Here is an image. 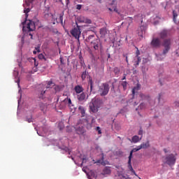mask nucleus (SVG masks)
Returning a JSON list of instances; mask_svg holds the SVG:
<instances>
[{"label":"nucleus","instance_id":"nucleus-20","mask_svg":"<svg viewBox=\"0 0 179 179\" xmlns=\"http://www.w3.org/2000/svg\"><path fill=\"white\" fill-rule=\"evenodd\" d=\"M150 146V144L149 143V141H147L146 143H143L141 144L140 148L141 149H148Z\"/></svg>","mask_w":179,"mask_h":179},{"label":"nucleus","instance_id":"nucleus-64","mask_svg":"<svg viewBox=\"0 0 179 179\" xmlns=\"http://www.w3.org/2000/svg\"><path fill=\"white\" fill-rule=\"evenodd\" d=\"M34 1V0H31V1Z\"/></svg>","mask_w":179,"mask_h":179},{"label":"nucleus","instance_id":"nucleus-39","mask_svg":"<svg viewBox=\"0 0 179 179\" xmlns=\"http://www.w3.org/2000/svg\"><path fill=\"white\" fill-rule=\"evenodd\" d=\"M50 85H52V81H49V82L48 83L47 89L50 88Z\"/></svg>","mask_w":179,"mask_h":179},{"label":"nucleus","instance_id":"nucleus-54","mask_svg":"<svg viewBox=\"0 0 179 179\" xmlns=\"http://www.w3.org/2000/svg\"><path fill=\"white\" fill-rule=\"evenodd\" d=\"M69 2V0H67V2H66V4H67V5H68Z\"/></svg>","mask_w":179,"mask_h":179},{"label":"nucleus","instance_id":"nucleus-17","mask_svg":"<svg viewBox=\"0 0 179 179\" xmlns=\"http://www.w3.org/2000/svg\"><path fill=\"white\" fill-rule=\"evenodd\" d=\"M76 131L78 135H83L85 134V127H76Z\"/></svg>","mask_w":179,"mask_h":179},{"label":"nucleus","instance_id":"nucleus-2","mask_svg":"<svg viewBox=\"0 0 179 179\" xmlns=\"http://www.w3.org/2000/svg\"><path fill=\"white\" fill-rule=\"evenodd\" d=\"M110 92V85L107 83H101V85H98V94L101 97H104L108 94Z\"/></svg>","mask_w":179,"mask_h":179},{"label":"nucleus","instance_id":"nucleus-26","mask_svg":"<svg viewBox=\"0 0 179 179\" xmlns=\"http://www.w3.org/2000/svg\"><path fill=\"white\" fill-rule=\"evenodd\" d=\"M59 20L62 26H64V16L63 15L59 16Z\"/></svg>","mask_w":179,"mask_h":179},{"label":"nucleus","instance_id":"nucleus-44","mask_svg":"<svg viewBox=\"0 0 179 179\" xmlns=\"http://www.w3.org/2000/svg\"><path fill=\"white\" fill-rule=\"evenodd\" d=\"M45 94V91L44 90L41 92V96H44Z\"/></svg>","mask_w":179,"mask_h":179},{"label":"nucleus","instance_id":"nucleus-31","mask_svg":"<svg viewBox=\"0 0 179 179\" xmlns=\"http://www.w3.org/2000/svg\"><path fill=\"white\" fill-rule=\"evenodd\" d=\"M89 83L90 85V89H93V80L92 79H90Z\"/></svg>","mask_w":179,"mask_h":179},{"label":"nucleus","instance_id":"nucleus-59","mask_svg":"<svg viewBox=\"0 0 179 179\" xmlns=\"http://www.w3.org/2000/svg\"><path fill=\"white\" fill-rule=\"evenodd\" d=\"M29 36H31V37H33V35H32V34H29Z\"/></svg>","mask_w":179,"mask_h":179},{"label":"nucleus","instance_id":"nucleus-53","mask_svg":"<svg viewBox=\"0 0 179 179\" xmlns=\"http://www.w3.org/2000/svg\"><path fill=\"white\" fill-rule=\"evenodd\" d=\"M87 129H92V127H87Z\"/></svg>","mask_w":179,"mask_h":179},{"label":"nucleus","instance_id":"nucleus-14","mask_svg":"<svg viewBox=\"0 0 179 179\" xmlns=\"http://www.w3.org/2000/svg\"><path fill=\"white\" fill-rule=\"evenodd\" d=\"M141 90V84H137L136 87L132 89V94L135 96L136 93H138Z\"/></svg>","mask_w":179,"mask_h":179},{"label":"nucleus","instance_id":"nucleus-8","mask_svg":"<svg viewBox=\"0 0 179 179\" xmlns=\"http://www.w3.org/2000/svg\"><path fill=\"white\" fill-rule=\"evenodd\" d=\"M77 21L79 22V23H87L88 24L92 23V20L90 19L85 17L82 15L77 17Z\"/></svg>","mask_w":179,"mask_h":179},{"label":"nucleus","instance_id":"nucleus-1","mask_svg":"<svg viewBox=\"0 0 179 179\" xmlns=\"http://www.w3.org/2000/svg\"><path fill=\"white\" fill-rule=\"evenodd\" d=\"M24 13H26L27 19L25 20V21H24L22 22L23 31H24L26 30V29L29 31H34V30H36V24L32 20H27V17L29 16V15L27 13H29V12H30V8H26L25 10H24ZM26 23H27V27H24V24H26Z\"/></svg>","mask_w":179,"mask_h":179},{"label":"nucleus","instance_id":"nucleus-58","mask_svg":"<svg viewBox=\"0 0 179 179\" xmlns=\"http://www.w3.org/2000/svg\"><path fill=\"white\" fill-rule=\"evenodd\" d=\"M34 59V62H36V59Z\"/></svg>","mask_w":179,"mask_h":179},{"label":"nucleus","instance_id":"nucleus-37","mask_svg":"<svg viewBox=\"0 0 179 179\" xmlns=\"http://www.w3.org/2000/svg\"><path fill=\"white\" fill-rule=\"evenodd\" d=\"M114 72L115 73H120V69H118V68H115L114 69Z\"/></svg>","mask_w":179,"mask_h":179},{"label":"nucleus","instance_id":"nucleus-32","mask_svg":"<svg viewBox=\"0 0 179 179\" xmlns=\"http://www.w3.org/2000/svg\"><path fill=\"white\" fill-rule=\"evenodd\" d=\"M26 121L27 122H33V118H31V116L30 117H27Z\"/></svg>","mask_w":179,"mask_h":179},{"label":"nucleus","instance_id":"nucleus-22","mask_svg":"<svg viewBox=\"0 0 179 179\" xmlns=\"http://www.w3.org/2000/svg\"><path fill=\"white\" fill-rule=\"evenodd\" d=\"M142 139V137H141V138H139V136H134L131 138V141L134 143H138V142H139V141H141Z\"/></svg>","mask_w":179,"mask_h":179},{"label":"nucleus","instance_id":"nucleus-51","mask_svg":"<svg viewBox=\"0 0 179 179\" xmlns=\"http://www.w3.org/2000/svg\"><path fill=\"white\" fill-rule=\"evenodd\" d=\"M164 152L165 153H167V149L164 148Z\"/></svg>","mask_w":179,"mask_h":179},{"label":"nucleus","instance_id":"nucleus-27","mask_svg":"<svg viewBox=\"0 0 179 179\" xmlns=\"http://www.w3.org/2000/svg\"><path fill=\"white\" fill-rule=\"evenodd\" d=\"M173 22H176V17L177 16H178V15L177 14V13H176L175 10L173 11Z\"/></svg>","mask_w":179,"mask_h":179},{"label":"nucleus","instance_id":"nucleus-46","mask_svg":"<svg viewBox=\"0 0 179 179\" xmlns=\"http://www.w3.org/2000/svg\"><path fill=\"white\" fill-rule=\"evenodd\" d=\"M139 16H141V14H138V15H135V16H134V19L136 20V18H137V17H139Z\"/></svg>","mask_w":179,"mask_h":179},{"label":"nucleus","instance_id":"nucleus-52","mask_svg":"<svg viewBox=\"0 0 179 179\" xmlns=\"http://www.w3.org/2000/svg\"><path fill=\"white\" fill-rule=\"evenodd\" d=\"M67 132H71V130H69V128L67 127V129H66Z\"/></svg>","mask_w":179,"mask_h":179},{"label":"nucleus","instance_id":"nucleus-18","mask_svg":"<svg viewBox=\"0 0 179 179\" xmlns=\"http://www.w3.org/2000/svg\"><path fill=\"white\" fill-rule=\"evenodd\" d=\"M141 146L138 145L137 148H134L131 152H130V154H129V157H130V159H132V153H135V152H138L139 150H141Z\"/></svg>","mask_w":179,"mask_h":179},{"label":"nucleus","instance_id":"nucleus-11","mask_svg":"<svg viewBox=\"0 0 179 179\" xmlns=\"http://www.w3.org/2000/svg\"><path fill=\"white\" fill-rule=\"evenodd\" d=\"M145 33H146V27L141 26L138 29V36L142 38H143Z\"/></svg>","mask_w":179,"mask_h":179},{"label":"nucleus","instance_id":"nucleus-60","mask_svg":"<svg viewBox=\"0 0 179 179\" xmlns=\"http://www.w3.org/2000/svg\"><path fill=\"white\" fill-rule=\"evenodd\" d=\"M129 19H132V17H129Z\"/></svg>","mask_w":179,"mask_h":179},{"label":"nucleus","instance_id":"nucleus-25","mask_svg":"<svg viewBox=\"0 0 179 179\" xmlns=\"http://www.w3.org/2000/svg\"><path fill=\"white\" fill-rule=\"evenodd\" d=\"M38 58L40 59H44V61H47V59L45 58V56L43 53H41L38 55Z\"/></svg>","mask_w":179,"mask_h":179},{"label":"nucleus","instance_id":"nucleus-15","mask_svg":"<svg viewBox=\"0 0 179 179\" xmlns=\"http://www.w3.org/2000/svg\"><path fill=\"white\" fill-rule=\"evenodd\" d=\"M74 90L77 94H79L83 92V87L80 85H77L74 87Z\"/></svg>","mask_w":179,"mask_h":179},{"label":"nucleus","instance_id":"nucleus-4","mask_svg":"<svg viewBox=\"0 0 179 179\" xmlns=\"http://www.w3.org/2000/svg\"><path fill=\"white\" fill-rule=\"evenodd\" d=\"M91 48H93L94 51H101L103 45L101 41H100V38H97L91 41Z\"/></svg>","mask_w":179,"mask_h":179},{"label":"nucleus","instance_id":"nucleus-50","mask_svg":"<svg viewBox=\"0 0 179 179\" xmlns=\"http://www.w3.org/2000/svg\"><path fill=\"white\" fill-rule=\"evenodd\" d=\"M64 127H59V129L60 131H62V129H64Z\"/></svg>","mask_w":179,"mask_h":179},{"label":"nucleus","instance_id":"nucleus-7","mask_svg":"<svg viewBox=\"0 0 179 179\" xmlns=\"http://www.w3.org/2000/svg\"><path fill=\"white\" fill-rule=\"evenodd\" d=\"M165 160L166 164L169 166H174L177 158L174 156V154H170L166 157Z\"/></svg>","mask_w":179,"mask_h":179},{"label":"nucleus","instance_id":"nucleus-9","mask_svg":"<svg viewBox=\"0 0 179 179\" xmlns=\"http://www.w3.org/2000/svg\"><path fill=\"white\" fill-rule=\"evenodd\" d=\"M151 45L154 47V48H159V47L162 45V42L160 41V39L155 38L151 41Z\"/></svg>","mask_w":179,"mask_h":179},{"label":"nucleus","instance_id":"nucleus-55","mask_svg":"<svg viewBox=\"0 0 179 179\" xmlns=\"http://www.w3.org/2000/svg\"><path fill=\"white\" fill-rule=\"evenodd\" d=\"M97 1H98V2H100V3L101 2V0H97Z\"/></svg>","mask_w":179,"mask_h":179},{"label":"nucleus","instance_id":"nucleus-40","mask_svg":"<svg viewBox=\"0 0 179 179\" xmlns=\"http://www.w3.org/2000/svg\"><path fill=\"white\" fill-rule=\"evenodd\" d=\"M35 50H36V51H37V52H40V47H36V48H35Z\"/></svg>","mask_w":179,"mask_h":179},{"label":"nucleus","instance_id":"nucleus-13","mask_svg":"<svg viewBox=\"0 0 179 179\" xmlns=\"http://www.w3.org/2000/svg\"><path fill=\"white\" fill-rule=\"evenodd\" d=\"M64 103L65 104H67V106H69V107H70V108H71V107H73V105H72V101L71 100V98H66L63 101L62 103Z\"/></svg>","mask_w":179,"mask_h":179},{"label":"nucleus","instance_id":"nucleus-49","mask_svg":"<svg viewBox=\"0 0 179 179\" xmlns=\"http://www.w3.org/2000/svg\"><path fill=\"white\" fill-rule=\"evenodd\" d=\"M33 54H34V55L37 54V50H34Z\"/></svg>","mask_w":179,"mask_h":179},{"label":"nucleus","instance_id":"nucleus-19","mask_svg":"<svg viewBox=\"0 0 179 179\" xmlns=\"http://www.w3.org/2000/svg\"><path fill=\"white\" fill-rule=\"evenodd\" d=\"M85 99H86V94H85V92H83L80 94L78 95V100H79V101H83Z\"/></svg>","mask_w":179,"mask_h":179},{"label":"nucleus","instance_id":"nucleus-6","mask_svg":"<svg viewBox=\"0 0 179 179\" xmlns=\"http://www.w3.org/2000/svg\"><path fill=\"white\" fill-rule=\"evenodd\" d=\"M71 36L75 37L78 41H79V38H80V34H82V31H80V28L79 25H77V27L73 28L70 31Z\"/></svg>","mask_w":179,"mask_h":179},{"label":"nucleus","instance_id":"nucleus-23","mask_svg":"<svg viewBox=\"0 0 179 179\" xmlns=\"http://www.w3.org/2000/svg\"><path fill=\"white\" fill-rule=\"evenodd\" d=\"M78 110H79L82 117H85V107L79 106Z\"/></svg>","mask_w":179,"mask_h":179},{"label":"nucleus","instance_id":"nucleus-33","mask_svg":"<svg viewBox=\"0 0 179 179\" xmlns=\"http://www.w3.org/2000/svg\"><path fill=\"white\" fill-rule=\"evenodd\" d=\"M101 34H106V29L102 28L100 29Z\"/></svg>","mask_w":179,"mask_h":179},{"label":"nucleus","instance_id":"nucleus-41","mask_svg":"<svg viewBox=\"0 0 179 179\" xmlns=\"http://www.w3.org/2000/svg\"><path fill=\"white\" fill-rule=\"evenodd\" d=\"M123 57H124L126 58V62L128 64V56L126 55H123Z\"/></svg>","mask_w":179,"mask_h":179},{"label":"nucleus","instance_id":"nucleus-38","mask_svg":"<svg viewBox=\"0 0 179 179\" xmlns=\"http://www.w3.org/2000/svg\"><path fill=\"white\" fill-rule=\"evenodd\" d=\"M174 106L175 107H179V101H176L174 102Z\"/></svg>","mask_w":179,"mask_h":179},{"label":"nucleus","instance_id":"nucleus-10","mask_svg":"<svg viewBox=\"0 0 179 179\" xmlns=\"http://www.w3.org/2000/svg\"><path fill=\"white\" fill-rule=\"evenodd\" d=\"M170 36V31L167 29H164L159 33L160 38L164 39L167 38Z\"/></svg>","mask_w":179,"mask_h":179},{"label":"nucleus","instance_id":"nucleus-12","mask_svg":"<svg viewBox=\"0 0 179 179\" xmlns=\"http://www.w3.org/2000/svg\"><path fill=\"white\" fill-rule=\"evenodd\" d=\"M136 59H137V62H136V65H139V62H141V57H139V55H141V52L139 51V49H138V48H136Z\"/></svg>","mask_w":179,"mask_h":179},{"label":"nucleus","instance_id":"nucleus-42","mask_svg":"<svg viewBox=\"0 0 179 179\" xmlns=\"http://www.w3.org/2000/svg\"><path fill=\"white\" fill-rule=\"evenodd\" d=\"M125 79H127V74H124V76L122 78V80H125Z\"/></svg>","mask_w":179,"mask_h":179},{"label":"nucleus","instance_id":"nucleus-63","mask_svg":"<svg viewBox=\"0 0 179 179\" xmlns=\"http://www.w3.org/2000/svg\"><path fill=\"white\" fill-rule=\"evenodd\" d=\"M35 65L37 66V64H36V63H35Z\"/></svg>","mask_w":179,"mask_h":179},{"label":"nucleus","instance_id":"nucleus-21","mask_svg":"<svg viewBox=\"0 0 179 179\" xmlns=\"http://www.w3.org/2000/svg\"><path fill=\"white\" fill-rule=\"evenodd\" d=\"M128 164H129L128 167H129L130 171H131V173H134V174H136L135 173V171L134 170V168H132V164L131 162V157H129Z\"/></svg>","mask_w":179,"mask_h":179},{"label":"nucleus","instance_id":"nucleus-56","mask_svg":"<svg viewBox=\"0 0 179 179\" xmlns=\"http://www.w3.org/2000/svg\"><path fill=\"white\" fill-rule=\"evenodd\" d=\"M88 69H90V65L88 66Z\"/></svg>","mask_w":179,"mask_h":179},{"label":"nucleus","instance_id":"nucleus-45","mask_svg":"<svg viewBox=\"0 0 179 179\" xmlns=\"http://www.w3.org/2000/svg\"><path fill=\"white\" fill-rule=\"evenodd\" d=\"M83 163H86V158H83L82 164H83Z\"/></svg>","mask_w":179,"mask_h":179},{"label":"nucleus","instance_id":"nucleus-3","mask_svg":"<svg viewBox=\"0 0 179 179\" xmlns=\"http://www.w3.org/2000/svg\"><path fill=\"white\" fill-rule=\"evenodd\" d=\"M103 104V101L100 99H93L92 101L90 103V110L92 113H97L99 111V108Z\"/></svg>","mask_w":179,"mask_h":179},{"label":"nucleus","instance_id":"nucleus-47","mask_svg":"<svg viewBox=\"0 0 179 179\" xmlns=\"http://www.w3.org/2000/svg\"><path fill=\"white\" fill-rule=\"evenodd\" d=\"M160 97H162V94H159V96H158V101H160Z\"/></svg>","mask_w":179,"mask_h":179},{"label":"nucleus","instance_id":"nucleus-48","mask_svg":"<svg viewBox=\"0 0 179 179\" xmlns=\"http://www.w3.org/2000/svg\"><path fill=\"white\" fill-rule=\"evenodd\" d=\"M114 12H116V13H118V10L117 8L114 9Z\"/></svg>","mask_w":179,"mask_h":179},{"label":"nucleus","instance_id":"nucleus-16","mask_svg":"<svg viewBox=\"0 0 179 179\" xmlns=\"http://www.w3.org/2000/svg\"><path fill=\"white\" fill-rule=\"evenodd\" d=\"M102 174L103 176L111 174V169L108 166L105 167L102 171Z\"/></svg>","mask_w":179,"mask_h":179},{"label":"nucleus","instance_id":"nucleus-30","mask_svg":"<svg viewBox=\"0 0 179 179\" xmlns=\"http://www.w3.org/2000/svg\"><path fill=\"white\" fill-rule=\"evenodd\" d=\"M94 38V35H90L87 37V38L86 39V41H90V40H92V38Z\"/></svg>","mask_w":179,"mask_h":179},{"label":"nucleus","instance_id":"nucleus-36","mask_svg":"<svg viewBox=\"0 0 179 179\" xmlns=\"http://www.w3.org/2000/svg\"><path fill=\"white\" fill-rule=\"evenodd\" d=\"M96 131L99 135L101 134V129H100V127H96Z\"/></svg>","mask_w":179,"mask_h":179},{"label":"nucleus","instance_id":"nucleus-43","mask_svg":"<svg viewBox=\"0 0 179 179\" xmlns=\"http://www.w3.org/2000/svg\"><path fill=\"white\" fill-rule=\"evenodd\" d=\"M145 107V103H141L140 108H143Z\"/></svg>","mask_w":179,"mask_h":179},{"label":"nucleus","instance_id":"nucleus-29","mask_svg":"<svg viewBox=\"0 0 179 179\" xmlns=\"http://www.w3.org/2000/svg\"><path fill=\"white\" fill-rule=\"evenodd\" d=\"M140 97L141 99H142L143 100H145V99H148V97H149L148 96H146L143 94H140Z\"/></svg>","mask_w":179,"mask_h":179},{"label":"nucleus","instance_id":"nucleus-5","mask_svg":"<svg viewBox=\"0 0 179 179\" xmlns=\"http://www.w3.org/2000/svg\"><path fill=\"white\" fill-rule=\"evenodd\" d=\"M162 46L164 47V50H163V55H166L169 51H170V48H171V39L168 38L164 40L162 43Z\"/></svg>","mask_w":179,"mask_h":179},{"label":"nucleus","instance_id":"nucleus-61","mask_svg":"<svg viewBox=\"0 0 179 179\" xmlns=\"http://www.w3.org/2000/svg\"><path fill=\"white\" fill-rule=\"evenodd\" d=\"M113 89H114V85H113Z\"/></svg>","mask_w":179,"mask_h":179},{"label":"nucleus","instance_id":"nucleus-24","mask_svg":"<svg viewBox=\"0 0 179 179\" xmlns=\"http://www.w3.org/2000/svg\"><path fill=\"white\" fill-rule=\"evenodd\" d=\"M86 76H87V72H86V71H85L84 72H83V73L81 75L82 80H85V79H86Z\"/></svg>","mask_w":179,"mask_h":179},{"label":"nucleus","instance_id":"nucleus-57","mask_svg":"<svg viewBox=\"0 0 179 179\" xmlns=\"http://www.w3.org/2000/svg\"><path fill=\"white\" fill-rule=\"evenodd\" d=\"M71 158L72 159V160H73V157H71Z\"/></svg>","mask_w":179,"mask_h":179},{"label":"nucleus","instance_id":"nucleus-28","mask_svg":"<svg viewBox=\"0 0 179 179\" xmlns=\"http://www.w3.org/2000/svg\"><path fill=\"white\" fill-rule=\"evenodd\" d=\"M127 81H123V82L122 83V86H123L124 90H125L127 89Z\"/></svg>","mask_w":179,"mask_h":179},{"label":"nucleus","instance_id":"nucleus-62","mask_svg":"<svg viewBox=\"0 0 179 179\" xmlns=\"http://www.w3.org/2000/svg\"><path fill=\"white\" fill-rule=\"evenodd\" d=\"M108 58H110V55H108Z\"/></svg>","mask_w":179,"mask_h":179},{"label":"nucleus","instance_id":"nucleus-35","mask_svg":"<svg viewBox=\"0 0 179 179\" xmlns=\"http://www.w3.org/2000/svg\"><path fill=\"white\" fill-rule=\"evenodd\" d=\"M76 9H78V10H80V9H82V4H78L76 6Z\"/></svg>","mask_w":179,"mask_h":179},{"label":"nucleus","instance_id":"nucleus-34","mask_svg":"<svg viewBox=\"0 0 179 179\" xmlns=\"http://www.w3.org/2000/svg\"><path fill=\"white\" fill-rule=\"evenodd\" d=\"M138 135H143V130L142 129V127L140 128V130L138 131Z\"/></svg>","mask_w":179,"mask_h":179}]
</instances>
